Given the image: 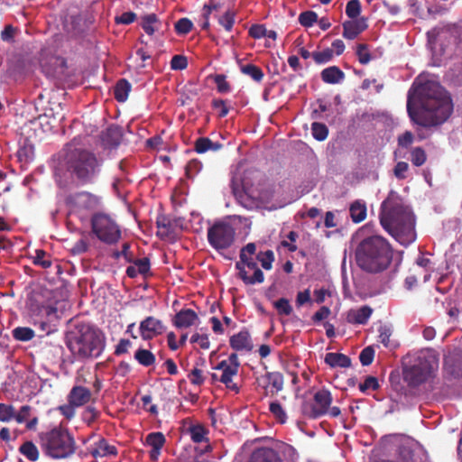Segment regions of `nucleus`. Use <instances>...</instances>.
Masks as SVG:
<instances>
[{
	"label": "nucleus",
	"mask_w": 462,
	"mask_h": 462,
	"mask_svg": "<svg viewBox=\"0 0 462 462\" xmlns=\"http://www.w3.org/2000/svg\"><path fill=\"white\" fill-rule=\"evenodd\" d=\"M256 259L261 263V265L263 269L271 270L274 261V254L272 250L260 252L257 254Z\"/></svg>",
	"instance_id": "obj_41"
},
{
	"label": "nucleus",
	"mask_w": 462,
	"mask_h": 462,
	"mask_svg": "<svg viewBox=\"0 0 462 462\" xmlns=\"http://www.w3.org/2000/svg\"><path fill=\"white\" fill-rule=\"evenodd\" d=\"M43 453L53 459H65L76 452V441L65 429L54 428L40 436Z\"/></svg>",
	"instance_id": "obj_7"
},
{
	"label": "nucleus",
	"mask_w": 462,
	"mask_h": 462,
	"mask_svg": "<svg viewBox=\"0 0 462 462\" xmlns=\"http://www.w3.org/2000/svg\"><path fill=\"white\" fill-rule=\"evenodd\" d=\"M34 331L27 327H18L13 330V337L19 341H29L34 337Z\"/></svg>",
	"instance_id": "obj_39"
},
{
	"label": "nucleus",
	"mask_w": 462,
	"mask_h": 462,
	"mask_svg": "<svg viewBox=\"0 0 462 462\" xmlns=\"http://www.w3.org/2000/svg\"><path fill=\"white\" fill-rule=\"evenodd\" d=\"M90 454L95 458L116 457L117 456L118 451L116 446L110 445L106 439L101 438L93 444Z\"/></svg>",
	"instance_id": "obj_19"
},
{
	"label": "nucleus",
	"mask_w": 462,
	"mask_h": 462,
	"mask_svg": "<svg viewBox=\"0 0 462 462\" xmlns=\"http://www.w3.org/2000/svg\"><path fill=\"white\" fill-rule=\"evenodd\" d=\"M215 369L222 372L219 382L224 383L227 389L236 393L239 392V387L233 382V377L238 373L236 365H229L225 361H221L215 366Z\"/></svg>",
	"instance_id": "obj_16"
},
{
	"label": "nucleus",
	"mask_w": 462,
	"mask_h": 462,
	"mask_svg": "<svg viewBox=\"0 0 462 462\" xmlns=\"http://www.w3.org/2000/svg\"><path fill=\"white\" fill-rule=\"evenodd\" d=\"M399 457L402 462H411L413 457L412 449L405 445H402L399 448Z\"/></svg>",
	"instance_id": "obj_63"
},
{
	"label": "nucleus",
	"mask_w": 462,
	"mask_h": 462,
	"mask_svg": "<svg viewBox=\"0 0 462 462\" xmlns=\"http://www.w3.org/2000/svg\"><path fill=\"white\" fill-rule=\"evenodd\" d=\"M103 160L86 149H75L68 157V171L80 185L95 182L101 171Z\"/></svg>",
	"instance_id": "obj_5"
},
{
	"label": "nucleus",
	"mask_w": 462,
	"mask_h": 462,
	"mask_svg": "<svg viewBox=\"0 0 462 462\" xmlns=\"http://www.w3.org/2000/svg\"><path fill=\"white\" fill-rule=\"evenodd\" d=\"M356 264L365 272L378 273L386 270L393 260V249L381 236L363 239L356 246Z\"/></svg>",
	"instance_id": "obj_3"
},
{
	"label": "nucleus",
	"mask_w": 462,
	"mask_h": 462,
	"mask_svg": "<svg viewBox=\"0 0 462 462\" xmlns=\"http://www.w3.org/2000/svg\"><path fill=\"white\" fill-rule=\"evenodd\" d=\"M356 56L358 61L363 65L367 64L371 60V54L366 44L361 43L357 45Z\"/></svg>",
	"instance_id": "obj_54"
},
{
	"label": "nucleus",
	"mask_w": 462,
	"mask_h": 462,
	"mask_svg": "<svg viewBox=\"0 0 462 462\" xmlns=\"http://www.w3.org/2000/svg\"><path fill=\"white\" fill-rule=\"evenodd\" d=\"M90 399V390L83 386H74L68 395V402L74 404L76 407L83 406L88 403Z\"/></svg>",
	"instance_id": "obj_23"
},
{
	"label": "nucleus",
	"mask_w": 462,
	"mask_h": 462,
	"mask_svg": "<svg viewBox=\"0 0 462 462\" xmlns=\"http://www.w3.org/2000/svg\"><path fill=\"white\" fill-rule=\"evenodd\" d=\"M157 236L162 238L170 237L174 231V225L171 219L165 216L159 217L156 221Z\"/></svg>",
	"instance_id": "obj_31"
},
{
	"label": "nucleus",
	"mask_w": 462,
	"mask_h": 462,
	"mask_svg": "<svg viewBox=\"0 0 462 462\" xmlns=\"http://www.w3.org/2000/svg\"><path fill=\"white\" fill-rule=\"evenodd\" d=\"M134 359L143 366L148 367L155 363V356L147 349L139 348L134 353Z\"/></svg>",
	"instance_id": "obj_36"
},
{
	"label": "nucleus",
	"mask_w": 462,
	"mask_h": 462,
	"mask_svg": "<svg viewBox=\"0 0 462 462\" xmlns=\"http://www.w3.org/2000/svg\"><path fill=\"white\" fill-rule=\"evenodd\" d=\"M188 67V60L183 55H174L171 60V68L174 70H183Z\"/></svg>",
	"instance_id": "obj_57"
},
{
	"label": "nucleus",
	"mask_w": 462,
	"mask_h": 462,
	"mask_svg": "<svg viewBox=\"0 0 462 462\" xmlns=\"http://www.w3.org/2000/svg\"><path fill=\"white\" fill-rule=\"evenodd\" d=\"M361 13V3L359 0H350L346 6V14L350 19H356Z\"/></svg>",
	"instance_id": "obj_50"
},
{
	"label": "nucleus",
	"mask_w": 462,
	"mask_h": 462,
	"mask_svg": "<svg viewBox=\"0 0 462 462\" xmlns=\"http://www.w3.org/2000/svg\"><path fill=\"white\" fill-rule=\"evenodd\" d=\"M265 26L263 24H253L249 28V35L254 39H261L264 37Z\"/></svg>",
	"instance_id": "obj_62"
},
{
	"label": "nucleus",
	"mask_w": 462,
	"mask_h": 462,
	"mask_svg": "<svg viewBox=\"0 0 462 462\" xmlns=\"http://www.w3.org/2000/svg\"><path fill=\"white\" fill-rule=\"evenodd\" d=\"M408 169H409V165L407 162H397L394 167V170H393L395 177L399 180L405 179L406 178L405 173L408 171Z\"/></svg>",
	"instance_id": "obj_64"
},
{
	"label": "nucleus",
	"mask_w": 462,
	"mask_h": 462,
	"mask_svg": "<svg viewBox=\"0 0 462 462\" xmlns=\"http://www.w3.org/2000/svg\"><path fill=\"white\" fill-rule=\"evenodd\" d=\"M188 378L189 382L197 386H200L205 382V377L203 376L202 370L198 367H194L189 374H188Z\"/></svg>",
	"instance_id": "obj_56"
},
{
	"label": "nucleus",
	"mask_w": 462,
	"mask_h": 462,
	"mask_svg": "<svg viewBox=\"0 0 462 462\" xmlns=\"http://www.w3.org/2000/svg\"><path fill=\"white\" fill-rule=\"evenodd\" d=\"M123 139L122 127L111 125L106 130L101 132L100 141L105 149L117 148Z\"/></svg>",
	"instance_id": "obj_15"
},
{
	"label": "nucleus",
	"mask_w": 462,
	"mask_h": 462,
	"mask_svg": "<svg viewBox=\"0 0 462 462\" xmlns=\"http://www.w3.org/2000/svg\"><path fill=\"white\" fill-rule=\"evenodd\" d=\"M314 403L304 402L302 414L310 419H318L328 413L332 403V395L328 390L322 389L314 394Z\"/></svg>",
	"instance_id": "obj_11"
},
{
	"label": "nucleus",
	"mask_w": 462,
	"mask_h": 462,
	"mask_svg": "<svg viewBox=\"0 0 462 462\" xmlns=\"http://www.w3.org/2000/svg\"><path fill=\"white\" fill-rule=\"evenodd\" d=\"M452 111V100L438 82L415 81L409 90L407 113L411 120L418 125L431 127L441 125L449 117Z\"/></svg>",
	"instance_id": "obj_1"
},
{
	"label": "nucleus",
	"mask_w": 462,
	"mask_h": 462,
	"mask_svg": "<svg viewBox=\"0 0 462 462\" xmlns=\"http://www.w3.org/2000/svg\"><path fill=\"white\" fill-rule=\"evenodd\" d=\"M91 228L95 236L104 244L116 245L122 237V231L116 221L108 214L97 213L91 217Z\"/></svg>",
	"instance_id": "obj_8"
},
{
	"label": "nucleus",
	"mask_w": 462,
	"mask_h": 462,
	"mask_svg": "<svg viewBox=\"0 0 462 462\" xmlns=\"http://www.w3.org/2000/svg\"><path fill=\"white\" fill-rule=\"evenodd\" d=\"M19 452L23 455L30 461H36L39 459V450L32 441L23 442L20 448Z\"/></svg>",
	"instance_id": "obj_35"
},
{
	"label": "nucleus",
	"mask_w": 462,
	"mask_h": 462,
	"mask_svg": "<svg viewBox=\"0 0 462 462\" xmlns=\"http://www.w3.org/2000/svg\"><path fill=\"white\" fill-rule=\"evenodd\" d=\"M211 105L214 109L218 110L219 117H225L227 116V114L229 112V108L226 106V103L225 100L215 98L212 100Z\"/></svg>",
	"instance_id": "obj_59"
},
{
	"label": "nucleus",
	"mask_w": 462,
	"mask_h": 462,
	"mask_svg": "<svg viewBox=\"0 0 462 462\" xmlns=\"http://www.w3.org/2000/svg\"><path fill=\"white\" fill-rule=\"evenodd\" d=\"M236 268L239 271V277L245 284L262 283L264 281L263 273L258 268L253 256L240 259L236 263Z\"/></svg>",
	"instance_id": "obj_12"
},
{
	"label": "nucleus",
	"mask_w": 462,
	"mask_h": 462,
	"mask_svg": "<svg viewBox=\"0 0 462 462\" xmlns=\"http://www.w3.org/2000/svg\"><path fill=\"white\" fill-rule=\"evenodd\" d=\"M241 72L255 82H261L264 77L263 69L254 64H245L240 67Z\"/></svg>",
	"instance_id": "obj_37"
},
{
	"label": "nucleus",
	"mask_w": 462,
	"mask_h": 462,
	"mask_svg": "<svg viewBox=\"0 0 462 462\" xmlns=\"http://www.w3.org/2000/svg\"><path fill=\"white\" fill-rule=\"evenodd\" d=\"M249 462H282V459L276 450L263 447L254 450Z\"/></svg>",
	"instance_id": "obj_20"
},
{
	"label": "nucleus",
	"mask_w": 462,
	"mask_h": 462,
	"mask_svg": "<svg viewBox=\"0 0 462 462\" xmlns=\"http://www.w3.org/2000/svg\"><path fill=\"white\" fill-rule=\"evenodd\" d=\"M320 77L327 84H337L345 79V73L337 66H330L321 71Z\"/></svg>",
	"instance_id": "obj_26"
},
{
	"label": "nucleus",
	"mask_w": 462,
	"mask_h": 462,
	"mask_svg": "<svg viewBox=\"0 0 462 462\" xmlns=\"http://www.w3.org/2000/svg\"><path fill=\"white\" fill-rule=\"evenodd\" d=\"M295 302L298 308H300L301 306L308 302H311L310 289H306L303 291H299L297 293Z\"/></svg>",
	"instance_id": "obj_61"
},
{
	"label": "nucleus",
	"mask_w": 462,
	"mask_h": 462,
	"mask_svg": "<svg viewBox=\"0 0 462 462\" xmlns=\"http://www.w3.org/2000/svg\"><path fill=\"white\" fill-rule=\"evenodd\" d=\"M427 155L421 147H415L411 152V161L414 166L420 167L425 163Z\"/></svg>",
	"instance_id": "obj_46"
},
{
	"label": "nucleus",
	"mask_w": 462,
	"mask_h": 462,
	"mask_svg": "<svg viewBox=\"0 0 462 462\" xmlns=\"http://www.w3.org/2000/svg\"><path fill=\"white\" fill-rule=\"evenodd\" d=\"M131 84L125 79H119L114 89V97L118 102H125L128 98Z\"/></svg>",
	"instance_id": "obj_33"
},
{
	"label": "nucleus",
	"mask_w": 462,
	"mask_h": 462,
	"mask_svg": "<svg viewBox=\"0 0 462 462\" xmlns=\"http://www.w3.org/2000/svg\"><path fill=\"white\" fill-rule=\"evenodd\" d=\"M438 367V359L430 351L408 354L402 359L404 381L410 386H419L425 383Z\"/></svg>",
	"instance_id": "obj_6"
},
{
	"label": "nucleus",
	"mask_w": 462,
	"mask_h": 462,
	"mask_svg": "<svg viewBox=\"0 0 462 462\" xmlns=\"http://www.w3.org/2000/svg\"><path fill=\"white\" fill-rule=\"evenodd\" d=\"M140 25L148 35H153L162 29V22L155 14L142 16Z\"/></svg>",
	"instance_id": "obj_25"
},
{
	"label": "nucleus",
	"mask_w": 462,
	"mask_h": 462,
	"mask_svg": "<svg viewBox=\"0 0 462 462\" xmlns=\"http://www.w3.org/2000/svg\"><path fill=\"white\" fill-rule=\"evenodd\" d=\"M379 388V383H378V380L376 377L374 376H367L364 383H360L359 384V390L361 392H365L369 389H372V390H377Z\"/></svg>",
	"instance_id": "obj_58"
},
{
	"label": "nucleus",
	"mask_w": 462,
	"mask_h": 462,
	"mask_svg": "<svg viewBox=\"0 0 462 462\" xmlns=\"http://www.w3.org/2000/svg\"><path fill=\"white\" fill-rule=\"evenodd\" d=\"M175 31L180 35H185L189 33L192 28L193 23L189 18H180L178 20L174 25Z\"/></svg>",
	"instance_id": "obj_49"
},
{
	"label": "nucleus",
	"mask_w": 462,
	"mask_h": 462,
	"mask_svg": "<svg viewBox=\"0 0 462 462\" xmlns=\"http://www.w3.org/2000/svg\"><path fill=\"white\" fill-rule=\"evenodd\" d=\"M373 309L369 306H362L359 309H352L346 314V321L350 324L365 325L368 322Z\"/></svg>",
	"instance_id": "obj_22"
},
{
	"label": "nucleus",
	"mask_w": 462,
	"mask_h": 462,
	"mask_svg": "<svg viewBox=\"0 0 462 462\" xmlns=\"http://www.w3.org/2000/svg\"><path fill=\"white\" fill-rule=\"evenodd\" d=\"M207 238L209 245L223 254L235 243L236 229L227 221H216L208 228Z\"/></svg>",
	"instance_id": "obj_9"
},
{
	"label": "nucleus",
	"mask_w": 462,
	"mask_h": 462,
	"mask_svg": "<svg viewBox=\"0 0 462 462\" xmlns=\"http://www.w3.org/2000/svg\"><path fill=\"white\" fill-rule=\"evenodd\" d=\"M366 205L364 201L356 200L349 208L350 217L354 223H360L366 217Z\"/></svg>",
	"instance_id": "obj_29"
},
{
	"label": "nucleus",
	"mask_w": 462,
	"mask_h": 462,
	"mask_svg": "<svg viewBox=\"0 0 462 462\" xmlns=\"http://www.w3.org/2000/svg\"><path fill=\"white\" fill-rule=\"evenodd\" d=\"M199 317L193 310L182 309L174 315L172 324L177 328H187L193 326Z\"/></svg>",
	"instance_id": "obj_18"
},
{
	"label": "nucleus",
	"mask_w": 462,
	"mask_h": 462,
	"mask_svg": "<svg viewBox=\"0 0 462 462\" xmlns=\"http://www.w3.org/2000/svg\"><path fill=\"white\" fill-rule=\"evenodd\" d=\"M165 441V437L162 432H152L147 435L145 444L152 448L150 457L152 460H157Z\"/></svg>",
	"instance_id": "obj_24"
},
{
	"label": "nucleus",
	"mask_w": 462,
	"mask_h": 462,
	"mask_svg": "<svg viewBox=\"0 0 462 462\" xmlns=\"http://www.w3.org/2000/svg\"><path fill=\"white\" fill-rule=\"evenodd\" d=\"M17 157L21 162H32L34 157V146L25 140L17 151Z\"/></svg>",
	"instance_id": "obj_34"
},
{
	"label": "nucleus",
	"mask_w": 462,
	"mask_h": 462,
	"mask_svg": "<svg viewBox=\"0 0 462 462\" xmlns=\"http://www.w3.org/2000/svg\"><path fill=\"white\" fill-rule=\"evenodd\" d=\"M33 263L35 265H39L44 269H47L51 266L52 263L50 255H48L45 251L36 250Z\"/></svg>",
	"instance_id": "obj_48"
},
{
	"label": "nucleus",
	"mask_w": 462,
	"mask_h": 462,
	"mask_svg": "<svg viewBox=\"0 0 462 462\" xmlns=\"http://www.w3.org/2000/svg\"><path fill=\"white\" fill-rule=\"evenodd\" d=\"M325 363L330 367L347 368L351 365V359L344 354L330 352L326 354Z\"/></svg>",
	"instance_id": "obj_27"
},
{
	"label": "nucleus",
	"mask_w": 462,
	"mask_h": 462,
	"mask_svg": "<svg viewBox=\"0 0 462 462\" xmlns=\"http://www.w3.org/2000/svg\"><path fill=\"white\" fill-rule=\"evenodd\" d=\"M269 411L280 423L283 424L286 422L287 415L278 401L270 403Z\"/></svg>",
	"instance_id": "obj_40"
},
{
	"label": "nucleus",
	"mask_w": 462,
	"mask_h": 462,
	"mask_svg": "<svg viewBox=\"0 0 462 462\" xmlns=\"http://www.w3.org/2000/svg\"><path fill=\"white\" fill-rule=\"evenodd\" d=\"M342 26L343 37L347 40L356 39L361 32H363L368 27L366 19L364 17L346 21L343 23Z\"/></svg>",
	"instance_id": "obj_17"
},
{
	"label": "nucleus",
	"mask_w": 462,
	"mask_h": 462,
	"mask_svg": "<svg viewBox=\"0 0 462 462\" xmlns=\"http://www.w3.org/2000/svg\"><path fill=\"white\" fill-rule=\"evenodd\" d=\"M374 357V350L372 346H366L365 347L360 355H359V360L360 363L364 365H369L373 363Z\"/></svg>",
	"instance_id": "obj_55"
},
{
	"label": "nucleus",
	"mask_w": 462,
	"mask_h": 462,
	"mask_svg": "<svg viewBox=\"0 0 462 462\" xmlns=\"http://www.w3.org/2000/svg\"><path fill=\"white\" fill-rule=\"evenodd\" d=\"M258 381L263 384L265 395H274L283 389V375L279 372H267Z\"/></svg>",
	"instance_id": "obj_14"
},
{
	"label": "nucleus",
	"mask_w": 462,
	"mask_h": 462,
	"mask_svg": "<svg viewBox=\"0 0 462 462\" xmlns=\"http://www.w3.org/2000/svg\"><path fill=\"white\" fill-rule=\"evenodd\" d=\"M34 325L38 326L39 328L42 332H45L47 335L53 332L56 329L55 327H53L51 324H50L48 321L44 320L42 318H41L38 315L34 320Z\"/></svg>",
	"instance_id": "obj_60"
},
{
	"label": "nucleus",
	"mask_w": 462,
	"mask_h": 462,
	"mask_svg": "<svg viewBox=\"0 0 462 462\" xmlns=\"http://www.w3.org/2000/svg\"><path fill=\"white\" fill-rule=\"evenodd\" d=\"M67 346L78 360L97 358L106 347V336L99 328L83 325L68 337Z\"/></svg>",
	"instance_id": "obj_4"
},
{
	"label": "nucleus",
	"mask_w": 462,
	"mask_h": 462,
	"mask_svg": "<svg viewBox=\"0 0 462 462\" xmlns=\"http://www.w3.org/2000/svg\"><path fill=\"white\" fill-rule=\"evenodd\" d=\"M236 13L232 10H227L223 15L218 17V23L224 27L227 32H230L234 26Z\"/></svg>",
	"instance_id": "obj_44"
},
{
	"label": "nucleus",
	"mask_w": 462,
	"mask_h": 462,
	"mask_svg": "<svg viewBox=\"0 0 462 462\" xmlns=\"http://www.w3.org/2000/svg\"><path fill=\"white\" fill-rule=\"evenodd\" d=\"M334 56V51L327 48L321 51H314L311 54L312 59L317 64H324L332 60Z\"/></svg>",
	"instance_id": "obj_43"
},
{
	"label": "nucleus",
	"mask_w": 462,
	"mask_h": 462,
	"mask_svg": "<svg viewBox=\"0 0 462 462\" xmlns=\"http://www.w3.org/2000/svg\"><path fill=\"white\" fill-rule=\"evenodd\" d=\"M186 432L190 436L191 440L195 443H201L208 440L207 437L208 434V430L204 425L200 423H190L187 427Z\"/></svg>",
	"instance_id": "obj_28"
},
{
	"label": "nucleus",
	"mask_w": 462,
	"mask_h": 462,
	"mask_svg": "<svg viewBox=\"0 0 462 462\" xmlns=\"http://www.w3.org/2000/svg\"><path fill=\"white\" fill-rule=\"evenodd\" d=\"M38 316L48 321L55 328L57 327L60 319L58 309L51 305L42 306L39 310Z\"/></svg>",
	"instance_id": "obj_32"
},
{
	"label": "nucleus",
	"mask_w": 462,
	"mask_h": 462,
	"mask_svg": "<svg viewBox=\"0 0 462 462\" xmlns=\"http://www.w3.org/2000/svg\"><path fill=\"white\" fill-rule=\"evenodd\" d=\"M14 419V408L13 405L0 403V421H10Z\"/></svg>",
	"instance_id": "obj_53"
},
{
	"label": "nucleus",
	"mask_w": 462,
	"mask_h": 462,
	"mask_svg": "<svg viewBox=\"0 0 462 462\" xmlns=\"http://www.w3.org/2000/svg\"><path fill=\"white\" fill-rule=\"evenodd\" d=\"M134 266H136V269L138 270L139 273L145 276L150 273V259L148 257H143L141 259H134L132 261Z\"/></svg>",
	"instance_id": "obj_52"
},
{
	"label": "nucleus",
	"mask_w": 462,
	"mask_h": 462,
	"mask_svg": "<svg viewBox=\"0 0 462 462\" xmlns=\"http://www.w3.org/2000/svg\"><path fill=\"white\" fill-rule=\"evenodd\" d=\"M213 79L219 93H227L230 91V84L226 81V77L224 74H216Z\"/></svg>",
	"instance_id": "obj_51"
},
{
	"label": "nucleus",
	"mask_w": 462,
	"mask_h": 462,
	"mask_svg": "<svg viewBox=\"0 0 462 462\" xmlns=\"http://www.w3.org/2000/svg\"><path fill=\"white\" fill-rule=\"evenodd\" d=\"M273 307L277 310V313L281 316H290L293 309L290 303V300L286 298H280L273 302Z\"/></svg>",
	"instance_id": "obj_38"
},
{
	"label": "nucleus",
	"mask_w": 462,
	"mask_h": 462,
	"mask_svg": "<svg viewBox=\"0 0 462 462\" xmlns=\"http://www.w3.org/2000/svg\"><path fill=\"white\" fill-rule=\"evenodd\" d=\"M223 147L220 143H214L208 137H199L195 141L194 149L198 153H204L208 151H218Z\"/></svg>",
	"instance_id": "obj_30"
},
{
	"label": "nucleus",
	"mask_w": 462,
	"mask_h": 462,
	"mask_svg": "<svg viewBox=\"0 0 462 462\" xmlns=\"http://www.w3.org/2000/svg\"><path fill=\"white\" fill-rule=\"evenodd\" d=\"M229 343L230 346L236 351H251L253 349L252 339L247 330H241L233 335Z\"/></svg>",
	"instance_id": "obj_21"
},
{
	"label": "nucleus",
	"mask_w": 462,
	"mask_h": 462,
	"mask_svg": "<svg viewBox=\"0 0 462 462\" xmlns=\"http://www.w3.org/2000/svg\"><path fill=\"white\" fill-rule=\"evenodd\" d=\"M299 23L304 27H311L318 22V14L313 11H305L299 15Z\"/></svg>",
	"instance_id": "obj_47"
},
{
	"label": "nucleus",
	"mask_w": 462,
	"mask_h": 462,
	"mask_svg": "<svg viewBox=\"0 0 462 462\" xmlns=\"http://www.w3.org/2000/svg\"><path fill=\"white\" fill-rule=\"evenodd\" d=\"M139 330L140 336L143 340H150L163 334L166 330V326L161 319L149 316L141 321Z\"/></svg>",
	"instance_id": "obj_13"
},
{
	"label": "nucleus",
	"mask_w": 462,
	"mask_h": 462,
	"mask_svg": "<svg viewBox=\"0 0 462 462\" xmlns=\"http://www.w3.org/2000/svg\"><path fill=\"white\" fill-rule=\"evenodd\" d=\"M379 341L385 347H395L396 345L391 340L392 330L387 326H381L379 328Z\"/></svg>",
	"instance_id": "obj_45"
},
{
	"label": "nucleus",
	"mask_w": 462,
	"mask_h": 462,
	"mask_svg": "<svg viewBox=\"0 0 462 462\" xmlns=\"http://www.w3.org/2000/svg\"><path fill=\"white\" fill-rule=\"evenodd\" d=\"M313 137L318 141H324L328 135V129L322 123L314 122L311 125Z\"/></svg>",
	"instance_id": "obj_42"
},
{
	"label": "nucleus",
	"mask_w": 462,
	"mask_h": 462,
	"mask_svg": "<svg viewBox=\"0 0 462 462\" xmlns=\"http://www.w3.org/2000/svg\"><path fill=\"white\" fill-rule=\"evenodd\" d=\"M66 205L70 214L81 215L95 210L99 205V198L87 191L76 192L66 198Z\"/></svg>",
	"instance_id": "obj_10"
},
{
	"label": "nucleus",
	"mask_w": 462,
	"mask_h": 462,
	"mask_svg": "<svg viewBox=\"0 0 462 462\" xmlns=\"http://www.w3.org/2000/svg\"><path fill=\"white\" fill-rule=\"evenodd\" d=\"M380 223L397 242L408 246L416 239L415 217L397 192L391 190L382 202Z\"/></svg>",
	"instance_id": "obj_2"
}]
</instances>
